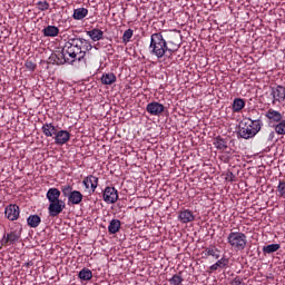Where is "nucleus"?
<instances>
[{
    "label": "nucleus",
    "mask_w": 285,
    "mask_h": 285,
    "mask_svg": "<svg viewBox=\"0 0 285 285\" xmlns=\"http://www.w3.org/2000/svg\"><path fill=\"white\" fill-rule=\"evenodd\" d=\"M90 50H92L90 40L72 35L68 37L62 48V57L66 63H70V66H77L78 63V66L86 67V53Z\"/></svg>",
    "instance_id": "nucleus-1"
},
{
    "label": "nucleus",
    "mask_w": 285,
    "mask_h": 285,
    "mask_svg": "<svg viewBox=\"0 0 285 285\" xmlns=\"http://www.w3.org/2000/svg\"><path fill=\"white\" fill-rule=\"evenodd\" d=\"M179 50V45H174L173 48L168 47V41L164 38L161 32H156L150 36V43L148 47L149 55L151 57H157L158 59H164L166 55L173 57L174 52Z\"/></svg>",
    "instance_id": "nucleus-2"
},
{
    "label": "nucleus",
    "mask_w": 285,
    "mask_h": 285,
    "mask_svg": "<svg viewBox=\"0 0 285 285\" xmlns=\"http://www.w3.org/2000/svg\"><path fill=\"white\" fill-rule=\"evenodd\" d=\"M262 126H264L262 118L254 120L246 118L239 124L237 137H240V139H253L262 130Z\"/></svg>",
    "instance_id": "nucleus-3"
},
{
    "label": "nucleus",
    "mask_w": 285,
    "mask_h": 285,
    "mask_svg": "<svg viewBox=\"0 0 285 285\" xmlns=\"http://www.w3.org/2000/svg\"><path fill=\"white\" fill-rule=\"evenodd\" d=\"M227 244H229L234 250H245L248 239L246 234L242 232H232L227 236Z\"/></svg>",
    "instance_id": "nucleus-4"
},
{
    "label": "nucleus",
    "mask_w": 285,
    "mask_h": 285,
    "mask_svg": "<svg viewBox=\"0 0 285 285\" xmlns=\"http://www.w3.org/2000/svg\"><path fill=\"white\" fill-rule=\"evenodd\" d=\"M23 233V227L21 225H16L3 235L1 239L2 246H14V244H19L21 242V234Z\"/></svg>",
    "instance_id": "nucleus-5"
},
{
    "label": "nucleus",
    "mask_w": 285,
    "mask_h": 285,
    "mask_svg": "<svg viewBox=\"0 0 285 285\" xmlns=\"http://www.w3.org/2000/svg\"><path fill=\"white\" fill-rule=\"evenodd\" d=\"M272 106H277V104H284L285 100V87L277 85L276 87H271Z\"/></svg>",
    "instance_id": "nucleus-6"
},
{
    "label": "nucleus",
    "mask_w": 285,
    "mask_h": 285,
    "mask_svg": "<svg viewBox=\"0 0 285 285\" xmlns=\"http://www.w3.org/2000/svg\"><path fill=\"white\" fill-rule=\"evenodd\" d=\"M66 208V202L62 199L49 203L48 212L50 217H59Z\"/></svg>",
    "instance_id": "nucleus-7"
},
{
    "label": "nucleus",
    "mask_w": 285,
    "mask_h": 285,
    "mask_svg": "<svg viewBox=\"0 0 285 285\" xmlns=\"http://www.w3.org/2000/svg\"><path fill=\"white\" fill-rule=\"evenodd\" d=\"M102 199L106 204H117L119 199V191L115 187H106L102 194Z\"/></svg>",
    "instance_id": "nucleus-8"
},
{
    "label": "nucleus",
    "mask_w": 285,
    "mask_h": 285,
    "mask_svg": "<svg viewBox=\"0 0 285 285\" xmlns=\"http://www.w3.org/2000/svg\"><path fill=\"white\" fill-rule=\"evenodd\" d=\"M146 110L148 115H151L153 117H159L161 112L166 110V107H164V105L158 101H153L147 105Z\"/></svg>",
    "instance_id": "nucleus-9"
},
{
    "label": "nucleus",
    "mask_w": 285,
    "mask_h": 285,
    "mask_svg": "<svg viewBox=\"0 0 285 285\" xmlns=\"http://www.w3.org/2000/svg\"><path fill=\"white\" fill-rule=\"evenodd\" d=\"M265 117L268 119L269 126H273L275 124H279V121H282V119L284 118V116H282V112H279L275 109H268L265 112Z\"/></svg>",
    "instance_id": "nucleus-10"
},
{
    "label": "nucleus",
    "mask_w": 285,
    "mask_h": 285,
    "mask_svg": "<svg viewBox=\"0 0 285 285\" xmlns=\"http://www.w3.org/2000/svg\"><path fill=\"white\" fill-rule=\"evenodd\" d=\"M53 139L57 146H63V144H68V141H70V131L61 129L56 132V137H53Z\"/></svg>",
    "instance_id": "nucleus-11"
},
{
    "label": "nucleus",
    "mask_w": 285,
    "mask_h": 285,
    "mask_svg": "<svg viewBox=\"0 0 285 285\" xmlns=\"http://www.w3.org/2000/svg\"><path fill=\"white\" fill-rule=\"evenodd\" d=\"M19 213L18 205H9L4 209V215L10 222H17V219H19Z\"/></svg>",
    "instance_id": "nucleus-12"
},
{
    "label": "nucleus",
    "mask_w": 285,
    "mask_h": 285,
    "mask_svg": "<svg viewBox=\"0 0 285 285\" xmlns=\"http://www.w3.org/2000/svg\"><path fill=\"white\" fill-rule=\"evenodd\" d=\"M82 184L87 189L91 188V193H95V190H97V186H99V178L89 175L82 180Z\"/></svg>",
    "instance_id": "nucleus-13"
},
{
    "label": "nucleus",
    "mask_w": 285,
    "mask_h": 285,
    "mask_svg": "<svg viewBox=\"0 0 285 285\" xmlns=\"http://www.w3.org/2000/svg\"><path fill=\"white\" fill-rule=\"evenodd\" d=\"M68 199V206H79L81 202H83V194L79 190H73L72 194L67 198Z\"/></svg>",
    "instance_id": "nucleus-14"
},
{
    "label": "nucleus",
    "mask_w": 285,
    "mask_h": 285,
    "mask_svg": "<svg viewBox=\"0 0 285 285\" xmlns=\"http://www.w3.org/2000/svg\"><path fill=\"white\" fill-rule=\"evenodd\" d=\"M178 219L180 224H190V222H195V215L190 209H185L179 212Z\"/></svg>",
    "instance_id": "nucleus-15"
},
{
    "label": "nucleus",
    "mask_w": 285,
    "mask_h": 285,
    "mask_svg": "<svg viewBox=\"0 0 285 285\" xmlns=\"http://www.w3.org/2000/svg\"><path fill=\"white\" fill-rule=\"evenodd\" d=\"M41 131L45 135V137H56L58 132L57 127L52 125V122L43 124L41 127Z\"/></svg>",
    "instance_id": "nucleus-16"
},
{
    "label": "nucleus",
    "mask_w": 285,
    "mask_h": 285,
    "mask_svg": "<svg viewBox=\"0 0 285 285\" xmlns=\"http://www.w3.org/2000/svg\"><path fill=\"white\" fill-rule=\"evenodd\" d=\"M214 147L216 150H220L224 153L228 148V139L223 138L222 136H216L213 141Z\"/></svg>",
    "instance_id": "nucleus-17"
},
{
    "label": "nucleus",
    "mask_w": 285,
    "mask_h": 285,
    "mask_svg": "<svg viewBox=\"0 0 285 285\" xmlns=\"http://www.w3.org/2000/svg\"><path fill=\"white\" fill-rule=\"evenodd\" d=\"M59 197H61V191L58 188L51 187L48 189L47 199L49 204H51L52 202H59Z\"/></svg>",
    "instance_id": "nucleus-18"
},
{
    "label": "nucleus",
    "mask_w": 285,
    "mask_h": 285,
    "mask_svg": "<svg viewBox=\"0 0 285 285\" xmlns=\"http://www.w3.org/2000/svg\"><path fill=\"white\" fill-rule=\"evenodd\" d=\"M121 230V220L119 219H111L108 226V233L110 235H117Z\"/></svg>",
    "instance_id": "nucleus-19"
},
{
    "label": "nucleus",
    "mask_w": 285,
    "mask_h": 285,
    "mask_svg": "<svg viewBox=\"0 0 285 285\" xmlns=\"http://www.w3.org/2000/svg\"><path fill=\"white\" fill-rule=\"evenodd\" d=\"M100 80L104 86H112L117 81V76L112 72L102 73Z\"/></svg>",
    "instance_id": "nucleus-20"
},
{
    "label": "nucleus",
    "mask_w": 285,
    "mask_h": 285,
    "mask_svg": "<svg viewBox=\"0 0 285 285\" xmlns=\"http://www.w3.org/2000/svg\"><path fill=\"white\" fill-rule=\"evenodd\" d=\"M87 36L90 37L91 41H101L104 39V32L97 28L87 31Z\"/></svg>",
    "instance_id": "nucleus-21"
},
{
    "label": "nucleus",
    "mask_w": 285,
    "mask_h": 285,
    "mask_svg": "<svg viewBox=\"0 0 285 285\" xmlns=\"http://www.w3.org/2000/svg\"><path fill=\"white\" fill-rule=\"evenodd\" d=\"M43 37H58L59 28L56 26H47L42 29Z\"/></svg>",
    "instance_id": "nucleus-22"
},
{
    "label": "nucleus",
    "mask_w": 285,
    "mask_h": 285,
    "mask_svg": "<svg viewBox=\"0 0 285 285\" xmlns=\"http://www.w3.org/2000/svg\"><path fill=\"white\" fill-rule=\"evenodd\" d=\"M88 17V9L86 8H78L73 10L72 18L76 21H81V19H86Z\"/></svg>",
    "instance_id": "nucleus-23"
},
{
    "label": "nucleus",
    "mask_w": 285,
    "mask_h": 285,
    "mask_svg": "<svg viewBox=\"0 0 285 285\" xmlns=\"http://www.w3.org/2000/svg\"><path fill=\"white\" fill-rule=\"evenodd\" d=\"M27 224L30 228H38L39 224H41V217L37 214L30 215L27 218Z\"/></svg>",
    "instance_id": "nucleus-24"
},
{
    "label": "nucleus",
    "mask_w": 285,
    "mask_h": 285,
    "mask_svg": "<svg viewBox=\"0 0 285 285\" xmlns=\"http://www.w3.org/2000/svg\"><path fill=\"white\" fill-rule=\"evenodd\" d=\"M246 106V101L242 98H235L233 101V112H242Z\"/></svg>",
    "instance_id": "nucleus-25"
},
{
    "label": "nucleus",
    "mask_w": 285,
    "mask_h": 285,
    "mask_svg": "<svg viewBox=\"0 0 285 285\" xmlns=\"http://www.w3.org/2000/svg\"><path fill=\"white\" fill-rule=\"evenodd\" d=\"M226 266H228V258L222 257L209 267V271H218V268H226Z\"/></svg>",
    "instance_id": "nucleus-26"
},
{
    "label": "nucleus",
    "mask_w": 285,
    "mask_h": 285,
    "mask_svg": "<svg viewBox=\"0 0 285 285\" xmlns=\"http://www.w3.org/2000/svg\"><path fill=\"white\" fill-rule=\"evenodd\" d=\"M79 279L82 282H90L92 279V271L88 268H82L78 274Z\"/></svg>",
    "instance_id": "nucleus-27"
},
{
    "label": "nucleus",
    "mask_w": 285,
    "mask_h": 285,
    "mask_svg": "<svg viewBox=\"0 0 285 285\" xmlns=\"http://www.w3.org/2000/svg\"><path fill=\"white\" fill-rule=\"evenodd\" d=\"M279 248H282V245H279V244H269V245L263 247V253H264V255H271L273 253H277V250H279Z\"/></svg>",
    "instance_id": "nucleus-28"
},
{
    "label": "nucleus",
    "mask_w": 285,
    "mask_h": 285,
    "mask_svg": "<svg viewBox=\"0 0 285 285\" xmlns=\"http://www.w3.org/2000/svg\"><path fill=\"white\" fill-rule=\"evenodd\" d=\"M206 257H214V259H219V249L215 246L205 248Z\"/></svg>",
    "instance_id": "nucleus-29"
},
{
    "label": "nucleus",
    "mask_w": 285,
    "mask_h": 285,
    "mask_svg": "<svg viewBox=\"0 0 285 285\" xmlns=\"http://www.w3.org/2000/svg\"><path fill=\"white\" fill-rule=\"evenodd\" d=\"M276 135H285V119H282L276 125H272Z\"/></svg>",
    "instance_id": "nucleus-30"
},
{
    "label": "nucleus",
    "mask_w": 285,
    "mask_h": 285,
    "mask_svg": "<svg viewBox=\"0 0 285 285\" xmlns=\"http://www.w3.org/2000/svg\"><path fill=\"white\" fill-rule=\"evenodd\" d=\"M61 193H62L63 197L68 198L70 195H72L75 193V190H72V186L63 185V186H61Z\"/></svg>",
    "instance_id": "nucleus-31"
},
{
    "label": "nucleus",
    "mask_w": 285,
    "mask_h": 285,
    "mask_svg": "<svg viewBox=\"0 0 285 285\" xmlns=\"http://www.w3.org/2000/svg\"><path fill=\"white\" fill-rule=\"evenodd\" d=\"M132 29H127L122 35V43H129L130 39H132Z\"/></svg>",
    "instance_id": "nucleus-32"
},
{
    "label": "nucleus",
    "mask_w": 285,
    "mask_h": 285,
    "mask_svg": "<svg viewBox=\"0 0 285 285\" xmlns=\"http://www.w3.org/2000/svg\"><path fill=\"white\" fill-rule=\"evenodd\" d=\"M170 285H181V282H184V278H181V275H174L171 278L168 279Z\"/></svg>",
    "instance_id": "nucleus-33"
},
{
    "label": "nucleus",
    "mask_w": 285,
    "mask_h": 285,
    "mask_svg": "<svg viewBox=\"0 0 285 285\" xmlns=\"http://www.w3.org/2000/svg\"><path fill=\"white\" fill-rule=\"evenodd\" d=\"M36 6H38V10L41 12H46V10H49L50 8V3H48V1H38Z\"/></svg>",
    "instance_id": "nucleus-34"
},
{
    "label": "nucleus",
    "mask_w": 285,
    "mask_h": 285,
    "mask_svg": "<svg viewBox=\"0 0 285 285\" xmlns=\"http://www.w3.org/2000/svg\"><path fill=\"white\" fill-rule=\"evenodd\" d=\"M24 68L30 72H35V70H37V63L32 62V60H26Z\"/></svg>",
    "instance_id": "nucleus-35"
},
{
    "label": "nucleus",
    "mask_w": 285,
    "mask_h": 285,
    "mask_svg": "<svg viewBox=\"0 0 285 285\" xmlns=\"http://www.w3.org/2000/svg\"><path fill=\"white\" fill-rule=\"evenodd\" d=\"M277 190L279 193V197L285 199V181L284 180H279L278 186H277Z\"/></svg>",
    "instance_id": "nucleus-36"
},
{
    "label": "nucleus",
    "mask_w": 285,
    "mask_h": 285,
    "mask_svg": "<svg viewBox=\"0 0 285 285\" xmlns=\"http://www.w3.org/2000/svg\"><path fill=\"white\" fill-rule=\"evenodd\" d=\"M275 132L271 130L267 135V144H275V141H277V139H275Z\"/></svg>",
    "instance_id": "nucleus-37"
},
{
    "label": "nucleus",
    "mask_w": 285,
    "mask_h": 285,
    "mask_svg": "<svg viewBox=\"0 0 285 285\" xmlns=\"http://www.w3.org/2000/svg\"><path fill=\"white\" fill-rule=\"evenodd\" d=\"M225 179L226 181L233 183L237 179V177L235 176V174H233V171H227Z\"/></svg>",
    "instance_id": "nucleus-38"
},
{
    "label": "nucleus",
    "mask_w": 285,
    "mask_h": 285,
    "mask_svg": "<svg viewBox=\"0 0 285 285\" xmlns=\"http://www.w3.org/2000/svg\"><path fill=\"white\" fill-rule=\"evenodd\" d=\"M232 285H244V283L242 282V278L237 276L233 279Z\"/></svg>",
    "instance_id": "nucleus-39"
}]
</instances>
